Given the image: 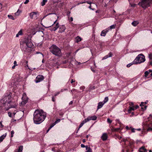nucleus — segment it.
Masks as SVG:
<instances>
[{"label":"nucleus","mask_w":152,"mask_h":152,"mask_svg":"<svg viewBox=\"0 0 152 152\" xmlns=\"http://www.w3.org/2000/svg\"><path fill=\"white\" fill-rule=\"evenodd\" d=\"M133 64H134V63H133V61L132 62V63H129L128 64L127 66H126L127 67H130Z\"/></svg>","instance_id":"473e14b6"},{"label":"nucleus","mask_w":152,"mask_h":152,"mask_svg":"<svg viewBox=\"0 0 152 152\" xmlns=\"http://www.w3.org/2000/svg\"><path fill=\"white\" fill-rule=\"evenodd\" d=\"M8 114L9 116L10 117H12V113H10V112H9L8 113Z\"/></svg>","instance_id":"a19ab883"},{"label":"nucleus","mask_w":152,"mask_h":152,"mask_svg":"<svg viewBox=\"0 0 152 152\" xmlns=\"http://www.w3.org/2000/svg\"><path fill=\"white\" fill-rule=\"evenodd\" d=\"M29 1V0H26V1L24 2V4H27Z\"/></svg>","instance_id":"de8ad7c7"},{"label":"nucleus","mask_w":152,"mask_h":152,"mask_svg":"<svg viewBox=\"0 0 152 152\" xmlns=\"http://www.w3.org/2000/svg\"><path fill=\"white\" fill-rule=\"evenodd\" d=\"M104 104V103L103 102H99L98 104L97 109L102 108Z\"/></svg>","instance_id":"4468645a"},{"label":"nucleus","mask_w":152,"mask_h":152,"mask_svg":"<svg viewBox=\"0 0 152 152\" xmlns=\"http://www.w3.org/2000/svg\"><path fill=\"white\" fill-rule=\"evenodd\" d=\"M139 107L138 105H136L135 107V109H138V108H139Z\"/></svg>","instance_id":"5fc2aeb1"},{"label":"nucleus","mask_w":152,"mask_h":152,"mask_svg":"<svg viewBox=\"0 0 152 152\" xmlns=\"http://www.w3.org/2000/svg\"><path fill=\"white\" fill-rule=\"evenodd\" d=\"M146 108H147V106H145L144 107V108H143V107H141V108L143 110H145V109H146Z\"/></svg>","instance_id":"49530a36"},{"label":"nucleus","mask_w":152,"mask_h":152,"mask_svg":"<svg viewBox=\"0 0 152 152\" xmlns=\"http://www.w3.org/2000/svg\"><path fill=\"white\" fill-rule=\"evenodd\" d=\"M70 12H68L67 13V15L68 16H70Z\"/></svg>","instance_id":"bf43d9fd"},{"label":"nucleus","mask_w":152,"mask_h":152,"mask_svg":"<svg viewBox=\"0 0 152 152\" xmlns=\"http://www.w3.org/2000/svg\"><path fill=\"white\" fill-rule=\"evenodd\" d=\"M130 128L132 129L131 131L132 132H135V130H136V129H135L134 128H132L131 127H130Z\"/></svg>","instance_id":"58836bf2"},{"label":"nucleus","mask_w":152,"mask_h":152,"mask_svg":"<svg viewBox=\"0 0 152 152\" xmlns=\"http://www.w3.org/2000/svg\"><path fill=\"white\" fill-rule=\"evenodd\" d=\"M109 57V56H108V55H106L105 56H104L102 58V60H104V59H107V58H108Z\"/></svg>","instance_id":"e433bc0d"},{"label":"nucleus","mask_w":152,"mask_h":152,"mask_svg":"<svg viewBox=\"0 0 152 152\" xmlns=\"http://www.w3.org/2000/svg\"><path fill=\"white\" fill-rule=\"evenodd\" d=\"M107 122L109 124H111L112 122V121L110 120L109 118H108L107 120Z\"/></svg>","instance_id":"f704fd0d"},{"label":"nucleus","mask_w":152,"mask_h":152,"mask_svg":"<svg viewBox=\"0 0 152 152\" xmlns=\"http://www.w3.org/2000/svg\"><path fill=\"white\" fill-rule=\"evenodd\" d=\"M76 90L75 89H73L72 90L70 91L71 93H72L73 95L74 93H75V92H76Z\"/></svg>","instance_id":"7c9ffc66"},{"label":"nucleus","mask_w":152,"mask_h":152,"mask_svg":"<svg viewBox=\"0 0 152 152\" xmlns=\"http://www.w3.org/2000/svg\"><path fill=\"white\" fill-rule=\"evenodd\" d=\"M109 57H112L113 56V54L111 52H110L108 55Z\"/></svg>","instance_id":"4c0bfd02"},{"label":"nucleus","mask_w":152,"mask_h":152,"mask_svg":"<svg viewBox=\"0 0 152 152\" xmlns=\"http://www.w3.org/2000/svg\"><path fill=\"white\" fill-rule=\"evenodd\" d=\"M20 11H19V10L18 9L17 12L15 13V15L16 16H18L19 15Z\"/></svg>","instance_id":"393cba45"},{"label":"nucleus","mask_w":152,"mask_h":152,"mask_svg":"<svg viewBox=\"0 0 152 152\" xmlns=\"http://www.w3.org/2000/svg\"><path fill=\"white\" fill-rule=\"evenodd\" d=\"M145 60V56L142 54L139 55L133 61L134 64H137L144 62Z\"/></svg>","instance_id":"39448f33"},{"label":"nucleus","mask_w":152,"mask_h":152,"mask_svg":"<svg viewBox=\"0 0 152 152\" xmlns=\"http://www.w3.org/2000/svg\"><path fill=\"white\" fill-rule=\"evenodd\" d=\"M52 1H53L54 3H56L57 2L55 0H51Z\"/></svg>","instance_id":"13d9d810"},{"label":"nucleus","mask_w":152,"mask_h":152,"mask_svg":"<svg viewBox=\"0 0 152 152\" xmlns=\"http://www.w3.org/2000/svg\"><path fill=\"white\" fill-rule=\"evenodd\" d=\"M7 136V133H6L1 137H0V142H1L3 141V140Z\"/></svg>","instance_id":"2eb2a0df"},{"label":"nucleus","mask_w":152,"mask_h":152,"mask_svg":"<svg viewBox=\"0 0 152 152\" xmlns=\"http://www.w3.org/2000/svg\"><path fill=\"white\" fill-rule=\"evenodd\" d=\"M47 0H43L42 2L41 3V5L44 6L45 5V3L47 2Z\"/></svg>","instance_id":"b1692460"},{"label":"nucleus","mask_w":152,"mask_h":152,"mask_svg":"<svg viewBox=\"0 0 152 152\" xmlns=\"http://www.w3.org/2000/svg\"><path fill=\"white\" fill-rule=\"evenodd\" d=\"M73 103V102L72 101H71L70 103H69V104H72Z\"/></svg>","instance_id":"69168bd1"},{"label":"nucleus","mask_w":152,"mask_h":152,"mask_svg":"<svg viewBox=\"0 0 152 152\" xmlns=\"http://www.w3.org/2000/svg\"><path fill=\"white\" fill-rule=\"evenodd\" d=\"M152 3V0H141L138 4L144 9L150 7Z\"/></svg>","instance_id":"20e7f679"},{"label":"nucleus","mask_w":152,"mask_h":152,"mask_svg":"<svg viewBox=\"0 0 152 152\" xmlns=\"http://www.w3.org/2000/svg\"><path fill=\"white\" fill-rule=\"evenodd\" d=\"M87 121L86 120V119H85L83 121H82L81 123L80 124L78 130L79 129L82 127L83 126L84 124L85 123H86Z\"/></svg>","instance_id":"a211bd4d"},{"label":"nucleus","mask_w":152,"mask_h":152,"mask_svg":"<svg viewBox=\"0 0 152 152\" xmlns=\"http://www.w3.org/2000/svg\"><path fill=\"white\" fill-rule=\"evenodd\" d=\"M14 65L17 66L18 65L17 64V62L16 61H15L14 62Z\"/></svg>","instance_id":"3c124183"},{"label":"nucleus","mask_w":152,"mask_h":152,"mask_svg":"<svg viewBox=\"0 0 152 152\" xmlns=\"http://www.w3.org/2000/svg\"><path fill=\"white\" fill-rule=\"evenodd\" d=\"M151 74H150V76L151 77H152V70H151Z\"/></svg>","instance_id":"338daca9"},{"label":"nucleus","mask_w":152,"mask_h":152,"mask_svg":"<svg viewBox=\"0 0 152 152\" xmlns=\"http://www.w3.org/2000/svg\"><path fill=\"white\" fill-rule=\"evenodd\" d=\"M149 57L150 59H152V54H150L149 55Z\"/></svg>","instance_id":"c03bdc74"},{"label":"nucleus","mask_w":152,"mask_h":152,"mask_svg":"<svg viewBox=\"0 0 152 152\" xmlns=\"http://www.w3.org/2000/svg\"><path fill=\"white\" fill-rule=\"evenodd\" d=\"M139 152H146L147 150L144 147H142L139 150Z\"/></svg>","instance_id":"dca6fc26"},{"label":"nucleus","mask_w":152,"mask_h":152,"mask_svg":"<svg viewBox=\"0 0 152 152\" xmlns=\"http://www.w3.org/2000/svg\"><path fill=\"white\" fill-rule=\"evenodd\" d=\"M7 16L10 19L13 20H15V18H14L13 16L12 15H8Z\"/></svg>","instance_id":"bb28decb"},{"label":"nucleus","mask_w":152,"mask_h":152,"mask_svg":"<svg viewBox=\"0 0 152 152\" xmlns=\"http://www.w3.org/2000/svg\"><path fill=\"white\" fill-rule=\"evenodd\" d=\"M46 116V113L42 110H37L34 113V122L36 124H40L45 120Z\"/></svg>","instance_id":"f257e3e1"},{"label":"nucleus","mask_w":152,"mask_h":152,"mask_svg":"<svg viewBox=\"0 0 152 152\" xmlns=\"http://www.w3.org/2000/svg\"><path fill=\"white\" fill-rule=\"evenodd\" d=\"M81 146L82 148H83L85 147L86 150H87V149L88 148V146H85L84 145H83V144H81Z\"/></svg>","instance_id":"c756f323"},{"label":"nucleus","mask_w":152,"mask_h":152,"mask_svg":"<svg viewBox=\"0 0 152 152\" xmlns=\"http://www.w3.org/2000/svg\"><path fill=\"white\" fill-rule=\"evenodd\" d=\"M139 22L138 21H134L132 23V24L134 26H135L137 24H139Z\"/></svg>","instance_id":"6ab92c4d"},{"label":"nucleus","mask_w":152,"mask_h":152,"mask_svg":"<svg viewBox=\"0 0 152 152\" xmlns=\"http://www.w3.org/2000/svg\"><path fill=\"white\" fill-rule=\"evenodd\" d=\"M75 39L76 40L77 42H80L82 40V38L79 36H77V37H76Z\"/></svg>","instance_id":"aec40b11"},{"label":"nucleus","mask_w":152,"mask_h":152,"mask_svg":"<svg viewBox=\"0 0 152 152\" xmlns=\"http://www.w3.org/2000/svg\"><path fill=\"white\" fill-rule=\"evenodd\" d=\"M20 42V48L24 51H26L27 48H31L33 45L31 41L27 38L21 40Z\"/></svg>","instance_id":"f03ea898"},{"label":"nucleus","mask_w":152,"mask_h":152,"mask_svg":"<svg viewBox=\"0 0 152 152\" xmlns=\"http://www.w3.org/2000/svg\"><path fill=\"white\" fill-rule=\"evenodd\" d=\"M22 99V101L21 102V104L24 105L26 104L28 101V98H26V99Z\"/></svg>","instance_id":"ddd939ff"},{"label":"nucleus","mask_w":152,"mask_h":152,"mask_svg":"<svg viewBox=\"0 0 152 152\" xmlns=\"http://www.w3.org/2000/svg\"><path fill=\"white\" fill-rule=\"evenodd\" d=\"M119 129V128L114 129H113V131H117Z\"/></svg>","instance_id":"864d4df0"},{"label":"nucleus","mask_w":152,"mask_h":152,"mask_svg":"<svg viewBox=\"0 0 152 152\" xmlns=\"http://www.w3.org/2000/svg\"><path fill=\"white\" fill-rule=\"evenodd\" d=\"M23 147L22 146H20L19 147V148L18 151H15V152H22L23 150Z\"/></svg>","instance_id":"4be33fe9"},{"label":"nucleus","mask_w":152,"mask_h":152,"mask_svg":"<svg viewBox=\"0 0 152 152\" xmlns=\"http://www.w3.org/2000/svg\"><path fill=\"white\" fill-rule=\"evenodd\" d=\"M86 142V140H85V139H83V142Z\"/></svg>","instance_id":"774afa93"},{"label":"nucleus","mask_w":152,"mask_h":152,"mask_svg":"<svg viewBox=\"0 0 152 152\" xmlns=\"http://www.w3.org/2000/svg\"><path fill=\"white\" fill-rule=\"evenodd\" d=\"M92 6L91 5V4H90V6L89 7V8H90V9L92 10H94V9L93 8H92Z\"/></svg>","instance_id":"37998d69"},{"label":"nucleus","mask_w":152,"mask_h":152,"mask_svg":"<svg viewBox=\"0 0 152 152\" xmlns=\"http://www.w3.org/2000/svg\"><path fill=\"white\" fill-rule=\"evenodd\" d=\"M135 110V108L133 107H130L129 109L128 110V112L129 113H130L131 111L132 110Z\"/></svg>","instance_id":"5701e85b"},{"label":"nucleus","mask_w":152,"mask_h":152,"mask_svg":"<svg viewBox=\"0 0 152 152\" xmlns=\"http://www.w3.org/2000/svg\"><path fill=\"white\" fill-rule=\"evenodd\" d=\"M61 121V119H58L57 120L55 121V124H56L57 123L60 122V121Z\"/></svg>","instance_id":"ea45409f"},{"label":"nucleus","mask_w":152,"mask_h":152,"mask_svg":"<svg viewBox=\"0 0 152 152\" xmlns=\"http://www.w3.org/2000/svg\"><path fill=\"white\" fill-rule=\"evenodd\" d=\"M151 72V70L149 69L148 71H145V77H147V76L150 74Z\"/></svg>","instance_id":"f3484780"},{"label":"nucleus","mask_w":152,"mask_h":152,"mask_svg":"<svg viewBox=\"0 0 152 152\" xmlns=\"http://www.w3.org/2000/svg\"><path fill=\"white\" fill-rule=\"evenodd\" d=\"M26 98H28L26 94L25 93H23V96L22 99H26Z\"/></svg>","instance_id":"cd10ccee"},{"label":"nucleus","mask_w":152,"mask_h":152,"mask_svg":"<svg viewBox=\"0 0 152 152\" xmlns=\"http://www.w3.org/2000/svg\"><path fill=\"white\" fill-rule=\"evenodd\" d=\"M75 82V80H73V79H72L71 80V83H73L74 82Z\"/></svg>","instance_id":"6e6d98bb"},{"label":"nucleus","mask_w":152,"mask_h":152,"mask_svg":"<svg viewBox=\"0 0 152 152\" xmlns=\"http://www.w3.org/2000/svg\"><path fill=\"white\" fill-rule=\"evenodd\" d=\"M57 20H56L51 25L48 26L46 27V28H48L51 26L52 27L50 29V30L51 31H56L59 27V23L57 22Z\"/></svg>","instance_id":"423d86ee"},{"label":"nucleus","mask_w":152,"mask_h":152,"mask_svg":"<svg viewBox=\"0 0 152 152\" xmlns=\"http://www.w3.org/2000/svg\"><path fill=\"white\" fill-rule=\"evenodd\" d=\"M44 77L42 75H39L36 77L35 82L36 83H39L42 81Z\"/></svg>","instance_id":"6e6552de"},{"label":"nucleus","mask_w":152,"mask_h":152,"mask_svg":"<svg viewBox=\"0 0 152 152\" xmlns=\"http://www.w3.org/2000/svg\"><path fill=\"white\" fill-rule=\"evenodd\" d=\"M126 128L127 130H128L130 129V128H129L128 126H126Z\"/></svg>","instance_id":"4d7b16f0"},{"label":"nucleus","mask_w":152,"mask_h":152,"mask_svg":"<svg viewBox=\"0 0 152 152\" xmlns=\"http://www.w3.org/2000/svg\"><path fill=\"white\" fill-rule=\"evenodd\" d=\"M101 138L103 141L106 140L107 138V134L106 133H103L101 137Z\"/></svg>","instance_id":"f8f14e48"},{"label":"nucleus","mask_w":152,"mask_h":152,"mask_svg":"<svg viewBox=\"0 0 152 152\" xmlns=\"http://www.w3.org/2000/svg\"><path fill=\"white\" fill-rule=\"evenodd\" d=\"M55 124V122H54V123H53L50 126V127L49 128V129H50L52 127H53L55 124Z\"/></svg>","instance_id":"72a5a7b5"},{"label":"nucleus","mask_w":152,"mask_h":152,"mask_svg":"<svg viewBox=\"0 0 152 152\" xmlns=\"http://www.w3.org/2000/svg\"><path fill=\"white\" fill-rule=\"evenodd\" d=\"M60 93V92H58L56 93L55 94H54V95L55 96H56L57 95L59 94Z\"/></svg>","instance_id":"09e8293b"},{"label":"nucleus","mask_w":152,"mask_h":152,"mask_svg":"<svg viewBox=\"0 0 152 152\" xmlns=\"http://www.w3.org/2000/svg\"><path fill=\"white\" fill-rule=\"evenodd\" d=\"M149 64L150 65L152 66V61H151L149 62Z\"/></svg>","instance_id":"e2e57ef3"},{"label":"nucleus","mask_w":152,"mask_h":152,"mask_svg":"<svg viewBox=\"0 0 152 152\" xmlns=\"http://www.w3.org/2000/svg\"><path fill=\"white\" fill-rule=\"evenodd\" d=\"M86 152H92V150L90 147H88V148Z\"/></svg>","instance_id":"2f4dec72"},{"label":"nucleus","mask_w":152,"mask_h":152,"mask_svg":"<svg viewBox=\"0 0 152 152\" xmlns=\"http://www.w3.org/2000/svg\"><path fill=\"white\" fill-rule=\"evenodd\" d=\"M2 121H1L0 122V124L1 126V127H3L4 126L3 125V124H2Z\"/></svg>","instance_id":"8fccbe9b"},{"label":"nucleus","mask_w":152,"mask_h":152,"mask_svg":"<svg viewBox=\"0 0 152 152\" xmlns=\"http://www.w3.org/2000/svg\"><path fill=\"white\" fill-rule=\"evenodd\" d=\"M22 30H20L16 35V37H18L19 35H22Z\"/></svg>","instance_id":"412c9836"},{"label":"nucleus","mask_w":152,"mask_h":152,"mask_svg":"<svg viewBox=\"0 0 152 152\" xmlns=\"http://www.w3.org/2000/svg\"><path fill=\"white\" fill-rule=\"evenodd\" d=\"M14 134V132L13 130H12L11 132V137H12L13 136Z\"/></svg>","instance_id":"c9c22d12"},{"label":"nucleus","mask_w":152,"mask_h":152,"mask_svg":"<svg viewBox=\"0 0 152 152\" xmlns=\"http://www.w3.org/2000/svg\"><path fill=\"white\" fill-rule=\"evenodd\" d=\"M16 66L15 65H14L12 67V69H14L15 68V66Z\"/></svg>","instance_id":"0e129e2a"},{"label":"nucleus","mask_w":152,"mask_h":152,"mask_svg":"<svg viewBox=\"0 0 152 152\" xmlns=\"http://www.w3.org/2000/svg\"><path fill=\"white\" fill-rule=\"evenodd\" d=\"M116 26L115 24H114L113 25L111 26L110 27V29H114L115 28Z\"/></svg>","instance_id":"c85d7f7f"},{"label":"nucleus","mask_w":152,"mask_h":152,"mask_svg":"<svg viewBox=\"0 0 152 152\" xmlns=\"http://www.w3.org/2000/svg\"><path fill=\"white\" fill-rule=\"evenodd\" d=\"M148 130L149 131H152V128H148Z\"/></svg>","instance_id":"052dcab7"},{"label":"nucleus","mask_w":152,"mask_h":152,"mask_svg":"<svg viewBox=\"0 0 152 152\" xmlns=\"http://www.w3.org/2000/svg\"><path fill=\"white\" fill-rule=\"evenodd\" d=\"M96 119L97 117L96 116L93 115L91 116H89L85 119L87 122L91 120H95Z\"/></svg>","instance_id":"1a4fd4ad"},{"label":"nucleus","mask_w":152,"mask_h":152,"mask_svg":"<svg viewBox=\"0 0 152 152\" xmlns=\"http://www.w3.org/2000/svg\"><path fill=\"white\" fill-rule=\"evenodd\" d=\"M108 100V98L107 96L105 97L104 100L103 102L104 104L106 103Z\"/></svg>","instance_id":"a878e982"},{"label":"nucleus","mask_w":152,"mask_h":152,"mask_svg":"<svg viewBox=\"0 0 152 152\" xmlns=\"http://www.w3.org/2000/svg\"><path fill=\"white\" fill-rule=\"evenodd\" d=\"M86 2L90 4H91L92 3L90 1H86Z\"/></svg>","instance_id":"603ef678"},{"label":"nucleus","mask_w":152,"mask_h":152,"mask_svg":"<svg viewBox=\"0 0 152 152\" xmlns=\"http://www.w3.org/2000/svg\"><path fill=\"white\" fill-rule=\"evenodd\" d=\"M50 49V51L55 56H60L62 55L60 49L56 45H52Z\"/></svg>","instance_id":"7ed1b4c3"},{"label":"nucleus","mask_w":152,"mask_h":152,"mask_svg":"<svg viewBox=\"0 0 152 152\" xmlns=\"http://www.w3.org/2000/svg\"><path fill=\"white\" fill-rule=\"evenodd\" d=\"M69 21L70 22L72 21L73 20V19L72 17H70L69 19Z\"/></svg>","instance_id":"79ce46f5"},{"label":"nucleus","mask_w":152,"mask_h":152,"mask_svg":"<svg viewBox=\"0 0 152 152\" xmlns=\"http://www.w3.org/2000/svg\"><path fill=\"white\" fill-rule=\"evenodd\" d=\"M59 29L58 30L59 33H62L65 31V30L66 28L64 25H61L60 26H59Z\"/></svg>","instance_id":"9d476101"},{"label":"nucleus","mask_w":152,"mask_h":152,"mask_svg":"<svg viewBox=\"0 0 152 152\" xmlns=\"http://www.w3.org/2000/svg\"><path fill=\"white\" fill-rule=\"evenodd\" d=\"M109 29H106L104 30H103L101 34V36L104 37L106 35L107 33L109 31Z\"/></svg>","instance_id":"9b49d317"},{"label":"nucleus","mask_w":152,"mask_h":152,"mask_svg":"<svg viewBox=\"0 0 152 152\" xmlns=\"http://www.w3.org/2000/svg\"><path fill=\"white\" fill-rule=\"evenodd\" d=\"M144 105V103L143 102H142L141 104H140V106L141 107L143 106Z\"/></svg>","instance_id":"a18cd8bd"},{"label":"nucleus","mask_w":152,"mask_h":152,"mask_svg":"<svg viewBox=\"0 0 152 152\" xmlns=\"http://www.w3.org/2000/svg\"><path fill=\"white\" fill-rule=\"evenodd\" d=\"M52 100L53 102H54L55 101V99H54V97H52Z\"/></svg>","instance_id":"680f3d73"},{"label":"nucleus","mask_w":152,"mask_h":152,"mask_svg":"<svg viewBox=\"0 0 152 152\" xmlns=\"http://www.w3.org/2000/svg\"><path fill=\"white\" fill-rule=\"evenodd\" d=\"M38 13V12H32L29 14V15L31 19H37Z\"/></svg>","instance_id":"0eeeda50"}]
</instances>
